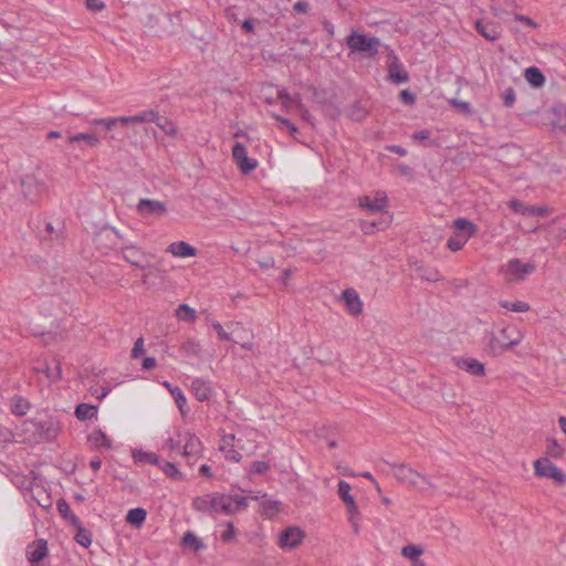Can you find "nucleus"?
Wrapping results in <instances>:
<instances>
[{
    "instance_id": "nucleus-1",
    "label": "nucleus",
    "mask_w": 566,
    "mask_h": 566,
    "mask_svg": "<svg viewBox=\"0 0 566 566\" xmlns=\"http://www.w3.org/2000/svg\"><path fill=\"white\" fill-rule=\"evenodd\" d=\"M386 463L391 468V473L400 483L420 492H424L427 489H436V485L427 475L413 470L410 465L406 463Z\"/></svg>"
},
{
    "instance_id": "nucleus-2",
    "label": "nucleus",
    "mask_w": 566,
    "mask_h": 566,
    "mask_svg": "<svg viewBox=\"0 0 566 566\" xmlns=\"http://www.w3.org/2000/svg\"><path fill=\"white\" fill-rule=\"evenodd\" d=\"M192 507L202 513H222L232 515L231 496L221 493H210L197 496L192 501Z\"/></svg>"
},
{
    "instance_id": "nucleus-3",
    "label": "nucleus",
    "mask_w": 566,
    "mask_h": 566,
    "mask_svg": "<svg viewBox=\"0 0 566 566\" xmlns=\"http://www.w3.org/2000/svg\"><path fill=\"white\" fill-rule=\"evenodd\" d=\"M346 45L350 54H359L363 57H374L379 53L381 42L378 38L352 31L346 38Z\"/></svg>"
},
{
    "instance_id": "nucleus-4",
    "label": "nucleus",
    "mask_w": 566,
    "mask_h": 566,
    "mask_svg": "<svg viewBox=\"0 0 566 566\" xmlns=\"http://www.w3.org/2000/svg\"><path fill=\"white\" fill-rule=\"evenodd\" d=\"M522 340L521 333L514 326L503 327L500 336L491 335L489 347L494 355L501 354Z\"/></svg>"
},
{
    "instance_id": "nucleus-5",
    "label": "nucleus",
    "mask_w": 566,
    "mask_h": 566,
    "mask_svg": "<svg viewBox=\"0 0 566 566\" xmlns=\"http://www.w3.org/2000/svg\"><path fill=\"white\" fill-rule=\"evenodd\" d=\"M25 426H30L36 438L42 441H52L60 433V422L53 418L45 416L44 418H35L32 420H28L24 423Z\"/></svg>"
},
{
    "instance_id": "nucleus-6",
    "label": "nucleus",
    "mask_w": 566,
    "mask_h": 566,
    "mask_svg": "<svg viewBox=\"0 0 566 566\" xmlns=\"http://www.w3.org/2000/svg\"><path fill=\"white\" fill-rule=\"evenodd\" d=\"M535 269L536 266L531 262L525 263L520 259H511L500 271L507 283H518L531 275Z\"/></svg>"
},
{
    "instance_id": "nucleus-7",
    "label": "nucleus",
    "mask_w": 566,
    "mask_h": 566,
    "mask_svg": "<svg viewBox=\"0 0 566 566\" xmlns=\"http://www.w3.org/2000/svg\"><path fill=\"white\" fill-rule=\"evenodd\" d=\"M155 118V111L148 109L133 116L113 117L94 119L93 125H103L107 130H112L117 125L126 127L129 125L144 124Z\"/></svg>"
},
{
    "instance_id": "nucleus-8",
    "label": "nucleus",
    "mask_w": 566,
    "mask_h": 566,
    "mask_svg": "<svg viewBox=\"0 0 566 566\" xmlns=\"http://www.w3.org/2000/svg\"><path fill=\"white\" fill-rule=\"evenodd\" d=\"M534 474L538 478L553 480L558 486L566 484V474L548 458L543 457L534 461Z\"/></svg>"
},
{
    "instance_id": "nucleus-9",
    "label": "nucleus",
    "mask_w": 566,
    "mask_h": 566,
    "mask_svg": "<svg viewBox=\"0 0 566 566\" xmlns=\"http://www.w3.org/2000/svg\"><path fill=\"white\" fill-rule=\"evenodd\" d=\"M385 49L391 60L388 64V78L396 84L407 83L409 81V74L400 63L398 56L388 46H385Z\"/></svg>"
},
{
    "instance_id": "nucleus-10",
    "label": "nucleus",
    "mask_w": 566,
    "mask_h": 566,
    "mask_svg": "<svg viewBox=\"0 0 566 566\" xmlns=\"http://www.w3.org/2000/svg\"><path fill=\"white\" fill-rule=\"evenodd\" d=\"M136 209L142 217L160 218L167 213L166 205L155 199H140Z\"/></svg>"
},
{
    "instance_id": "nucleus-11",
    "label": "nucleus",
    "mask_w": 566,
    "mask_h": 566,
    "mask_svg": "<svg viewBox=\"0 0 566 566\" xmlns=\"http://www.w3.org/2000/svg\"><path fill=\"white\" fill-rule=\"evenodd\" d=\"M45 188V184L32 175H27L21 179L22 193L25 199L31 201L35 200Z\"/></svg>"
},
{
    "instance_id": "nucleus-12",
    "label": "nucleus",
    "mask_w": 566,
    "mask_h": 566,
    "mask_svg": "<svg viewBox=\"0 0 566 566\" xmlns=\"http://www.w3.org/2000/svg\"><path fill=\"white\" fill-rule=\"evenodd\" d=\"M350 485L344 480H340L338 482V495L340 500L346 505L347 513L349 515V521L353 522L354 518H357L359 516V510L358 506L354 500V496L350 495Z\"/></svg>"
},
{
    "instance_id": "nucleus-13",
    "label": "nucleus",
    "mask_w": 566,
    "mask_h": 566,
    "mask_svg": "<svg viewBox=\"0 0 566 566\" xmlns=\"http://www.w3.org/2000/svg\"><path fill=\"white\" fill-rule=\"evenodd\" d=\"M303 537V531L298 527L291 526L281 532L279 544L283 549L295 548L302 543Z\"/></svg>"
},
{
    "instance_id": "nucleus-14",
    "label": "nucleus",
    "mask_w": 566,
    "mask_h": 566,
    "mask_svg": "<svg viewBox=\"0 0 566 566\" xmlns=\"http://www.w3.org/2000/svg\"><path fill=\"white\" fill-rule=\"evenodd\" d=\"M178 437L185 442L181 452L185 458H196L201 452V441L193 433L178 432Z\"/></svg>"
},
{
    "instance_id": "nucleus-15",
    "label": "nucleus",
    "mask_w": 566,
    "mask_h": 566,
    "mask_svg": "<svg viewBox=\"0 0 566 566\" xmlns=\"http://www.w3.org/2000/svg\"><path fill=\"white\" fill-rule=\"evenodd\" d=\"M359 206L366 209L369 213L381 212L387 206V196L384 192H377L375 198L368 196L358 199Z\"/></svg>"
},
{
    "instance_id": "nucleus-16",
    "label": "nucleus",
    "mask_w": 566,
    "mask_h": 566,
    "mask_svg": "<svg viewBox=\"0 0 566 566\" xmlns=\"http://www.w3.org/2000/svg\"><path fill=\"white\" fill-rule=\"evenodd\" d=\"M27 557L32 564L40 563L48 555V543L45 539H36L27 546Z\"/></svg>"
},
{
    "instance_id": "nucleus-17",
    "label": "nucleus",
    "mask_w": 566,
    "mask_h": 566,
    "mask_svg": "<svg viewBox=\"0 0 566 566\" xmlns=\"http://www.w3.org/2000/svg\"><path fill=\"white\" fill-rule=\"evenodd\" d=\"M191 390L199 401H208L214 392L210 381L202 378H195L191 381Z\"/></svg>"
},
{
    "instance_id": "nucleus-18",
    "label": "nucleus",
    "mask_w": 566,
    "mask_h": 566,
    "mask_svg": "<svg viewBox=\"0 0 566 566\" xmlns=\"http://www.w3.org/2000/svg\"><path fill=\"white\" fill-rule=\"evenodd\" d=\"M343 300L347 311L352 315H359L363 312V303L358 293L354 289H347L343 292Z\"/></svg>"
},
{
    "instance_id": "nucleus-19",
    "label": "nucleus",
    "mask_w": 566,
    "mask_h": 566,
    "mask_svg": "<svg viewBox=\"0 0 566 566\" xmlns=\"http://www.w3.org/2000/svg\"><path fill=\"white\" fill-rule=\"evenodd\" d=\"M455 365L473 376H483L485 374L484 365L475 358H458Z\"/></svg>"
},
{
    "instance_id": "nucleus-20",
    "label": "nucleus",
    "mask_w": 566,
    "mask_h": 566,
    "mask_svg": "<svg viewBox=\"0 0 566 566\" xmlns=\"http://www.w3.org/2000/svg\"><path fill=\"white\" fill-rule=\"evenodd\" d=\"M476 31L486 40L495 41L500 38L501 30L497 23L495 22H483L478 20L475 22Z\"/></svg>"
},
{
    "instance_id": "nucleus-21",
    "label": "nucleus",
    "mask_w": 566,
    "mask_h": 566,
    "mask_svg": "<svg viewBox=\"0 0 566 566\" xmlns=\"http://www.w3.org/2000/svg\"><path fill=\"white\" fill-rule=\"evenodd\" d=\"M166 251L178 258H190L197 255V249L185 241L172 242Z\"/></svg>"
},
{
    "instance_id": "nucleus-22",
    "label": "nucleus",
    "mask_w": 566,
    "mask_h": 566,
    "mask_svg": "<svg viewBox=\"0 0 566 566\" xmlns=\"http://www.w3.org/2000/svg\"><path fill=\"white\" fill-rule=\"evenodd\" d=\"M66 143L70 148H74L76 144L84 143L90 147H96L99 145V138L94 134L88 133H78L74 135H69L66 138Z\"/></svg>"
},
{
    "instance_id": "nucleus-23",
    "label": "nucleus",
    "mask_w": 566,
    "mask_h": 566,
    "mask_svg": "<svg viewBox=\"0 0 566 566\" xmlns=\"http://www.w3.org/2000/svg\"><path fill=\"white\" fill-rule=\"evenodd\" d=\"M252 500H261L260 501L261 513L268 517H273L280 511V502L269 499L265 493L262 494L261 496L254 495L252 497Z\"/></svg>"
},
{
    "instance_id": "nucleus-24",
    "label": "nucleus",
    "mask_w": 566,
    "mask_h": 566,
    "mask_svg": "<svg viewBox=\"0 0 566 566\" xmlns=\"http://www.w3.org/2000/svg\"><path fill=\"white\" fill-rule=\"evenodd\" d=\"M123 258L134 266L145 269V265L142 264V260L145 258L144 252H142L135 245H125L122 249Z\"/></svg>"
},
{
    "instance_id": "nucleus-25",
    "label": "nucleus",
    "mask_w": 566,
    "mask_h": 566,
    "mask_svg": "<svg viewBox=\"0 0 566 566\" xmlns=\"http://www.w3.org/2000/svg\"><path fill=\"white\" fill-rule=\"evenodd\" d=\"M163 386L171 394L176 405L178 406V409L180 410L181 415L185 416L187 413V411L185 410V407L187 405V399H186V396L184 395L182 390L177 386H172L168 381H164Z\"/></svg>"
},
{
    "instance_id": "nucleus-26",
    "label": "nucleus",
    "mask_w": 566,
    "mask_h": 566,
    "mask_svg": "<svg viewBox=\"0 0 566 566\" xmlns=\"http://www.w3.org/2000/svg\"><path fill=\"white\" fill-rule=\"evenodd\" d=\"M524 76L527 83L535 88H539L545 84L544 74L535 66L527 67Z\"/></svg>"
},
{
    "instance_id": "nucleus-27",
    "label": "nucleus",
    "mask_w": 566,
    "mask_h": 566,
    "mask_svg": "<svg viewBox=\"0 0 566 566\" xmlns=\"http://www.w3.org/2000/svg\"><path fill=\"white\" fill-rule=\"evenodd\" d=\"M453 227L457 230L455 233H462L465 237H472L476 233L478 227L468 219L458 218L453 221Z\"/></svg>"
},
{
    "instance_id": "nucleus-28",
    "label": "nucleus",
    "mask_w": 566,
    "mask_h": 566,
    "mask_svg": "<svg viewBox=\"0 0 566 566\" xmlns=\"http://www.w3.org/2000/svg\"><path fill=\"white\" fill-rule=\"evenodd\" d=\"M147 512L145 509L136 507L128 511L126 522L135 527H140L146 521Z\"/></svg>"
},
{
    "instance_id": "nucleus-29",
    "label": "nucleus",
    "mask_w": 566,
    "mask_h": 566,
    "mask_svg": "<svg viewBox=\"0 0 566 566\" xmlns=\"http://www.w3.org/2000/svg\"><path fill=\"white\" fill-rule=\"evenodd\" d=\"M30 402L21 396H14L11 399V411L15 416H24L30 410Z\"/></svg>"
},
{
    "instance_id": "nucleus-30",
    "label": "nucleus",
    "mask_w": 566,
    "mask_h": 566,
    "mask_svg": "<svg viewBox=\"0 0 566 566\" xmlns=\"http://www.w3.org/2000/svg\"><path fill=\"white\" fill-rule=\"evenodd\" d=\"M148 123H156V125L165 132V134L174 136L177 134V127L176 125L168 118L160 117L155 112V118L149 120Z\"/></svg>"
},
{
    "instance_id": "nucleus-31",
    "label": "nucleus",
    "mask_w": 566,
    "mask_h": 566,
    "mask_svg": "<svg viewBox=\"0 0 566 566\" xmlns=\"http://www.w3.org/2000/svg\"><path fill=\"white\" fill-rule=\"evenodd\" d=\"M97 408L87 403H80L75 408V416L78 420H90L96 416Z\"/></svg>"
},
{
    "instance_id": "nucleus-32",
    "label": "nucleus",
    "mask_w": 566,
    "mask_h": 566,
    "mask_svg": "<svg viewBox=\"0 0 566 566\" xmlns=\"http://www.w3.org/2000/svg\"><path fill=\"white\" fill-rule=\"evenodd\" d=\"M416 271L418 272L419 276L424 281L438 282L441 280L439 271L434 268L418 265L416 268Z\"/></svg>"
},
{
    "instance_id": "nucleus-33",
    "label": "nucleus",
    "mask_w": 566,
    "mask_h": 566,
    "mask_svg": "<svg viewBox=\"0 0 566 566\" xmlns=\"http://www.w3.org/2000/svg\"><path fill=\"white\" fill-rule=\"evenodd\" d=\"M133 459L136 462H144V463L160 465L158 455L153 452H147V451H143V450H134Z\"/></svg>"
},
{
    "instance_id": "nucleus-34",
    "label": "nucleus",
    "mask_w": 566,
    "mask_h": 566,
    "mask_svg": "<svg viewBox=\"0 0 566 566\" xmlns=\"http://www.w3.org/2000/svg\"><path fill=\"white\" fill-rule=\"evenodd\" d=\"M564 448L557 442L555 438L546 439V454L554 458L560 459L564 455Z\"/></svg>"
},
{
    "instance_id": "nucleus-35",
    "label": "nucleus",
    "mask_w": 566,
    "mask_h": 566,
    "mask_svg": "<svg viewBox=\"0 0 566 566\" xmlns=\"http://www.w3.org/2000/svg\"><path fill=\"white\" fill-rule=\"evenodd\" d=\"M88 440L95 446V447H105L109 449L112 447L109 439L107 438L106 433L102 431L101 429L93 431L88 436Z\"/></svg>"
},
{
    "instance_id": "nucleus-36",
    "label": "nucleus",
    "mask_w": 566,
    "mask_h": 566,
    "mask_svg": "<svg viewBox=\"0 0 566 566\" xmlns=\"http://www.w3.org/2000/svg\"><path fill=\"white\" fill-rule=\"evenodd\" d=\"M469 239H470V237H465L462 233H453L448 239L447 247L451 251H454V252L459 251V250H461L464 247V244L468 242Z\"/></svg>"
},
{
    "instance_id": "nucleus-37",
    "label": "nucleus",
    "mask_w": 566,
    "mask_h": 566,
    "mask_svg": "<svg viewBox=\"0 0 566 566\" xmlns=\"http://www.w3.org/2000/svg\"><path fill=\"white\" fill-rule=\"evenodd\" d=\"M176 316L179 319L186 322H195L197 318L196 311L188 306L187 304H180L178 306V308L176 310Z\"/></svg>"
},
{
    "instance_id": "nucleus-38",
    "label": "nucleus",
    "mask_w": 566,
    "mask_h": 566,
    "mask_svg": "<svg viewBox=\"0 0 566 566\" xmlns=\"http://www.w3.org/2000/svg\"><path fill=\"white\" fill-rule=\"evenodd\" d=\"M181 349L188 357H197L201 353V346L195 339H187L186 342H184L181 345Z\"/></svg>"
},
{
    "instance_id": "nucleus-39",
    "label": "nucleus",
    "mask_w": 566,
    "mask_h": 566,
    "mask_svg": "<svg viewBox=\"0 0 566 566\" xmlns=\"http://www.w3.org/2000/svg\"><path fill=\"white\" fill-rule=\"evenodd\" d=\"M160 469L163 472L172 480H184V475L181 472L177 469L176 464L172 462H160Z\"/></svg>"
},
{
    "instance_id": "nucleus-40",
    "label": "nucleus",
    "mask_w": 566,
    "mask_h": 566,
    "mask_svg": "<svg viewBox=\"0 0 566 566\" xmlns=\"http://www.w3.org/2000/svg\"><path fill=\"white\" fill-rule=\"evenodd\" d=\"M231 496V509L233 510V514L241 512L248 507L249 499L253 496H241L239 494L230 495Z\"/></svg>"
},
{
    "instance_id": "nucleus-41",
    "label": "nucleus",
    "mask_w": 566,
    "mask_h": 566,
    "mask_svg": "<svg viewBox=\"0 0 566 566\" xmlns=\"http://www.w3.org/2000/svg\"><path fill=\"white\" fill-rule=\"evenodd\" d=\"M74 539L81 546L87 548L92 544V534L90 531L85 530L83 526L76 528V534Z\"/></svg>"
},
{
    "instance_id": "nucleus-42",
    "label": "nucleus",
    "mask_w": 566,
    "mask_h": 566,
    "mask_svg": "<svg viewBox=\"0 0 566 566\" xmlns=\"http://www.w3.org/2000/svg\"><path fill=\"white\" fill-rule=\"evenodd\" d=\"M423 554V549L417 545H406L401 549V555L410 560H417Z\"/></svg>"
},
{
    "instance_id": "nucleus-43",
    "label": "nucleus",
    "mask_w": 566,
    "mask_h": 566,
    "mask_svg": "<svg viewBox=\"0 0 566 566\" xmlns=\"http://www.w3.org/2000/svg\"><path fill=\"white\" fill-rule=\"evenodd\" d=\"M501 306L503 308H506L509 311L516 312V313H523V312H527L530 310V305L522 301H516V302L503 301V302H501Z\"/></svg>"
},
{
    "instance_id": "nucleus-44",
    "label": "nucleus",
    "mask_w": 566,
    "mask_h": 566,
    "mask_svg": "<svg viewBox=\"0 0 566 566\" xmlns=\"http://www.w3.org/2000/svg\"><path fill=\"white\" fill-rule=\"evenodd\" d=\"M239 169L242 174L247 175L253 171L258 167V160L250 157H244L238 164Z\"/></svg>"
},
{
    "instance_id": "nucleus-45",
    "label": "nucleus",
    "mask_w": 566,
    "mask_h": 566,
    "mask_svg": "<svg viewBox=\"0 0 566 566\" xmlns=\"http://www.w3.org/2000/svg\"><path fill=\"white\" fill-rule=\"evenodd\" d=\"M182 543L186 546H192L195 551H199L203 547L201 541L191 532H187L182 537Z\"/></svg>"
},
{
    "instance_id": "nucleus-46",
    "label": "nucleus",
    "mask_w": 566,
    "mask_h": 566,
    "mask_svg": "<svg viewBox=\"0 0 566 566\" xmlns=\"http://www.w3.org/2000/svg\"><path fill=\"white\" fill-rule=\"evenodd\" d=\"M549 210L545 206H528L526 209V216L530 217H546L548 216Z\"/></svg>"
},
{
    "instance_id": "nucleus-47",
    "label": "nucleus",
    "mask_w": 566,
    "mask_h": 566,
    "mask_svg": "<svg viewBox=\"0 0 566 566\" xmlns=\"http://www.w3.org/2000/svg\"><path fill=\"white\" fill-rule=\"evenodd\" d=\"M247 149L243 144L235 143L232 147V157L235 164H238L242 158L247 157Z\"/></svg>"
},
{
    "instance_id": "nucleus-48",
    "label": "nucleus",
    "mask_w": 566,
    "mask_h": 566,
    "mask_svg": "<svg viewBox=\"0 0 566 566\" xmlns=\"http://www.w3.org/2000/svg\"><path fill=\"white\" fill-rule=\"evenodd\" d=\"M311 90H312V101L313 102L321 104V105H324L327 103L328 97H327V93L325 90H318L315 87H312Z\"/></svg>"
},
{
    "instance_id": "nucleus-49",
    "label": "nucleus",
    "mask_w": 566,
    "mask_h": 566,
    "mask_svg": "<svg viewBox=\"0 0 566 566\" xmlns=\"http://www.w3.org/2000/svg\"><path fill=\"white\" fill-rule=\"evenodd\" d=\"M502 99L506 107H512L515 102V91L513 87H507L502 93Z\"/></svg>"
},
{
    "instance_id": "nucleus-50",
    "label": "nucleus",
    "mask_w": 566,
    "mask_h": 566,
    "mask_svg": "<svg viewBox=\"0 0 566 566\" xmlns=\"http://www.w3.org/2000/svg\"><path fill=\"white\" fill-rule=\"evenodd\" d=\"M182 441H184L182 438H179V437H178V439L169 438L166 441V447L168 448V450L170 452L181 453L182 452V446H181Z\"/></svg>"
},
{
    "instance_id": "nucleus-51",
    "label": "nucleus",
    "mask_w": 566,
    "mask_h": 566,
    "mask_svg": "<svg viewBox=\"0 0 566 566\" xmlns=\"http://www.w3.org/2000/svg\"><path fill=\"white\" fill-rule=\"evenodd\" d=\"M451 104L462 114H465V115L472 114L471 105L468 102H463V101H459V99L454 98L451 101Z\"/></svg>"
},
{
    "instance_id": "nucleus-52",
    "label": "nucleus",
    "mask_w": 566,
    "mask_h": 566,
    "mask_svg": "<svg viewBox=\"0 0 566 566\" xmlns=\"http://www.w3.org/2000/svg\"><path fill=\"white\" fill-rule=\"evenodd\" d=\"M275 119L284 126L293 137L298 133V128L290 119L281 116H275Z\"/></svg>"
},
{
    "instance_id": "nucleus-53",
    "label": "nucleus",
    "mask_w": 566,
    "mask_h": 566,
    "mask_svg": "<svg viewBox=\"0 0 566 566\" xmlns=\"http://www.w3.org/2000/svg\"><path fill=\"white\" fill-rule=\"evenodd\" d=\"M509 207L515 212V213H520V214H523V216H526V209H527V205H525L524 202H522L521 200H517V199H513L509 202Z\"/></svg>"
},
{
    "instance_id": "nucleus-54",
    "label": "nucleus",
    "mask_w": 566,
    "mask_h": 566,
    "mask_svg": "<svg viewBox=\"0 0 566 566\" xmlns=\"http://www.w3.org/2000/svg\"><path fill=\"white\" fill-rule=\"evenodd\" d=\"M144 353H145L144 339L142 337H139L136 339V342L134 344L130 356H132V358L136 359V358L140 357Z\"/></svg>"
},
{
    "instance_id": "nucleus-55",
    "label": "nucleus",
    "mask_w": 566,
    "mask_h": 566,
    "mask_svg": "<svg viewBox=\"0 0 566 566\" xmlns=\"http://www.w3.org/2000/svg\"><path fill=\"white\" fill-rule=\"evenodd\" d=\"M270 469V465L265 461H254L251 465V472L256 474L265 473Z\"/></svg>"
},
{
    "instance_id": "nucleus-56",
    "label": "nucleus",
    "mask_w": 566,
    "mask_h": 566,
    "mask_svg": "<svg viewBox=\"0 0 566 566\" xmlns=\"http://www.w3.org/2000/svg\"><path fill=\"white\" fill-rule=\"evenodd\" d=\"M56 506H57L59 513L61 514V516L64 520L70 516V514H72L70 505L67 504V502L65 500L60 499L56 503Z\"/></svg>"
},
{
    "instance_id": "nucleus-57",
    "label": "nucleus",
    "mask_w": 566,
    "mask_h": 566,
    "mask_svg": "<svg viewBox=\"0 0 566 566\" xmlns=\"http://www.w3.org/2000/svg\"><path fill=\"white\" fill-rule=\"evenodd\" d=\"M373 222H376L377 231L385 230L386 228L389 227L391 222V216H389L388 213H384L378 220H374Z\"/></svg>"
},
{
    "instance_id": "nucleus-58",
    "label": "nucleus",
    "mask_w": 566,
    "mask_h": 566,
    "mask_svg": "<svg viewBox=\"0 0 566 566\" xmlns=\"http://www.w3.org/2000/svg\"><path fill=\"white\" fill-rule=\"evenodd\" d=\"M400 101L406 105H412L416 102V96L409 90H402L399 94Z\"/></svg>"
},
{
    "instance_id": "nucleus-59",
    "label": "nucleus",
    "mask_w": 566,
    "mask_h": 566,
    "mask_svg": "<svg viewBox=\"0 0 566 566\" xmlns=\"http://www.w3.org/2000/svg\"><path fill=\"white\" fill-rule=\"evenodd\" d=\"M235 531L232 522L227 523V530L222 533L221 539L223 542H230L234 538Z\"/></svg>"
},
{
    "instance_id": "nucleus-60",
    "label": "nucleus",
    "mask_w": 566,
    "mask_h": 566,
    "mask_svg": "<svg viewBox=\"0 0 566 566\" xmlns=\"http://www.w3.org/2000/svg\"><path fill=\"white\" fill-rule=\"evenodd\" d=\"M44 373H45L46 377L52 381H56L57 379L61 378V367L59 364L56 365L54 370H52L49 366H46Z\"/></svg>"
},
{
    "instance_id": "nucleus-61",
    "label": "nucleus",
    "mask_w": 566,
    "mask_h": 566,
    "mask_svg": "<svg viewBox=\"0 0 566 566\" xmlns=\"http://www.w3.org/2000/svg\"><path fill=\"white\" fill-rule=\"evenodd\" d=\"M293 9L296 13H307L310 10V3L306 0H298L294 3Z\"/></svg>"
},
{
    "instance_id": "nucleus-62",
    "label": "nucleus",
    "mask_w": 566,
    "mask_h": 566,
    "mask_svg": "<svg viewBox=\"0 0 566 566\" xmlns=\"http://www.w3.org/2000/svg\"><path fill=\"white\" fill-rule=\"evenodd\" d=\"M86 8L93 12H98L105 8V4L99 0H86Z\"/></svg>"
},
{
    "instance_id": "nucleus-63",
    "label": "nucleus",
    "mask_w": 566,
    "mask_h": 566,
    "mask_svg": "<svg viewBox=\"0 0 566 566\" xmlns=\"http://www.w3.org/2000/svg\"><path fill=\"white\" fill-rule=\"evenodd\" d=\"M212 326L221 340H231V335L229 333L224 332V329L220 323H218V322L213 323Z\"/></svg>"
},
{
    "instance_id": "nucleus-64",
    "label": "nucleus",
    "mask_w": 566,
    "mask_h": 566,
    "mask_svg": "<svg viewBox=\"0 0 566 566\" xmlns=\"http://www.w3.org/2000/svg\"><path fill=\"white\" fill-rule=\"evenodd\" d=\"M90 391L97 399L102 400L103 398H105L109 394L111 388L107 387V386L106 387H102L101 389H98V388H91Z\"/></svg>"
}]
</instances>
